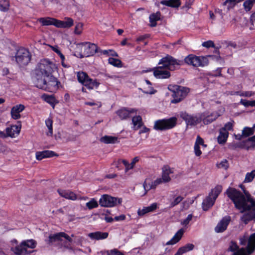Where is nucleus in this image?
<instances>
[{
    "mask_svg": "<svg viewBox=\"0 0 255 255\" xmlns=\"http://www.w3.org/2000/svg\"><path fill=\"white\" fill-rule=\"evenodd\" d=\"M126 219L125 215L122 214L118 216H116L114 220L116 221H123Z\"/></svg>",
    "mask_w": 255,
    "mask_h": 255,
    "instance_id": "obj_58",
    "label": "nucleus"
},
{
    "mask_svg": "<svg viewBox=\"0 0 255 255\" xmlns=\"http://www.w3.org/2000/svg\"><path fill=\"white\" fill-rule=\"evenodd\" d=\"M58 192L60 196L67 199L75 200L77 199L76 195L70 190L59 189L58 190Z\"/></svg>",
    "mask_w": 255,
    "mask_h": 255,
    "instance_id": "obj_27",
    "label": "nucleus"
},
{
    "mask_svg": "<svg viewBox=\"0 0 255 255\" xmlns=\"http://www.w3.org/2000/svg\"><path fill=\"white\" fill-rule=\"evenodd\" d=\"M250 22L252 26L250 27L251 29H254L255 28V12L253 13L250 17Z\"/></svg>",
    "mask_w": 255,
    "mask_h": 255,
    "instance_id": "obj_57",
    "label": "nucleus"
},
{
    "mask_svg": "<svg viewBox=\"0 0 255 255\" xmlns=\"http://www.w3.org/2000/svg\"><path fill=\"white\" fill-rule=\"evenodd\" d=\"M83 24L81 22H79L76 24L74 32L77 34H80L81 33L83 29Z\"/></svg>",
    "mask_w": 255,
    "mask_h": 255,
    "instance_id": "obj_52",
    "label": "nucleus"
},
{
    "mask_svg": "<svg viewBox=\"0 0 255 255\" xmlns=\"http://www.w3.org/2000/svg\"><path fill=\"white\" fill-rule=\"evenodd\" d=\"M162 183L161 178H157L153 181H150L149 179H146L143 184V186L145 191L144 195L146 194L147 191L149 190L152 189H155L157 185L160 184Z\"/></svg>",
    "mask_w": 255,
    "mask_h": 255,
    "instance_id": "obj_20",
    "label": "nucleus"
},
{
    "mask_svg": "<svg viewBox=\"0 0 255 255\" xmlns=\"http://www.w3.org/2000/svg\"><path fill=\"white\" fill-rule=\"evenodd\" d=\"M16 131V126L13 125L10 127H7L5 129L6 132L0 131V137L5 138L6 137H14V134Z\"/></svg>",
    "mask_w": 255,
    "mask_h": 255,
    "instance_id": "obj_28",
    "label": "nucleus"
},
{
    "mask_svg": "<svg viewBox=\"0 0 255 255\" xmlns=\"http://www.w3.org/2000/svg\"><path fill=\"white\" fill-rule=\"evenodd\" d=\"M173 173L172 169L167 165L163 166L162 168V182H168L171 178L169 174Z\"/></svg>",
    "mask_w": 255,
    "mask_h": 255,
    "instance_id": "obj_26",
    "label": "nucleus"
},
{
    "mask_svg": "<svg viewBox=\"0 0 255 255\" xmlns=\"http://www.w3.org/2000/svg\"><path fill=\"white\" fill-rule=\"evenodd\" d=\"M16 241H11L12 247L10 249L6 248L5 244L3 242H0V255H16V247H14V244Z\"/></svg>",
    "mask_w": 255,
    "mask_h": 255,
    "instance_id": "obj_21",
    "label": "nucleus"
},
{
    "mask_svg": "<svg viewBox=\"0 0 255 255\" xmlns=\"http://www.w3.org/2000/svg\"><path fill=\"white\" fill-rule=\"evenodd\" d=\"M158 64L162 66L153 69L154 77L157 79H168L171 76L169 71H173L178 68L181 64V61L168 55L161 58Z\"/></svg>",
    "mask_w": 255,
    "mask_h": 255,
    "instance_id": "obj_2",
    "label": "nucleus"
},
{
    "mask_svg": "<svg viewBox=\"0 0 255 255\" xmlns=\"http://www.w3.org/2000/svg\"><path fill=\"white\" fill-rule=\"evenodd\" d=\"M240 104L244 106L245 107H254V100L249 101L247 100L241 99L240 101Z\"/></svg>",
    "mask_w": 255,
    "mask_h": 255,
    "instance_id": "obj_49",
    "label": "nucleus"
},
{
    "mask_svg": "<svg viewBox=\"0 0 255 255\" xmlns=\"http://www.w3.org/2000/svg\"><path fill=\"white\" fill-rule=\"evenodd\" d=\"M30 59L31 55L27 49L20 47L17 50V64L20 66L26 65Z\"/></svg>",
    "mask_w": 255,
    "mask_h": 255,
    "instance_id": "obj_15",
    "label": "nucleus"
},
{
    "mask_svg": "<svg viewBox=\"0 0 255 255\" xmlns=\"http://www.w3.org/2000/svg\"><path fill=\"white\" fill-rule=\"evenodd\" d=\"M200 145H202L204 147H206L207 146L204 144L203 139L198 135L196 138V140L194 146V151L195 154L197 156H199L202 154V151L200 150Z\"/></svg>",
    "mask_w": 255,
    "mask_h": 255,
    "instance_id": "obj_25",
    "label": "nucleus"
},
{
    "mask_svg": "<svg viewBox=\"0 0 255 255\" xmlns=\"http://www.w3.org/2000/svg\"><path fill=\"white\" fill-rule=\"evenodd\" d=\"M255 142V136L249 138L247 140V142H252V145L254 146L255 145L254 142Z\"/></svg>",
    "mask_w": 255,
    "mask_h": 255,
    "instance_id": "obj_64",
    "label": "nucleus"
},
{
    "mask_svg": "<svg viewBox=\"0 0 255 255\" xmlns=\"http://www.w3.org/2000/svg\"><path fill=\"white\" fill-rule=\"evenodd\" d=\"M240 244L242 246H247L246 248L239 249L237 244L233 241L231 242L229 250L234 252V255H250L255 250V233L248 236L247 234L241 237Z\"/></svg>",
    "mask_w": 255,
    "mask_h": 255,
    "instance_id": "obj_3",
    "label": "nucleus"
},
{
    "mask_svg": "<svg viewBox=\"0 0 255 255\" xmlns=\"http://www.w3.org/2000/svg\"><path fill=\"white\" fill-rule=\"evenodd\" d=\"M168 89L172 92V103H178L184 99L190 91L189 88L176 85H169Z\"/></svg>",
    "mask_w": 255,
    "mask_h": 255,
    "instance_id": "obj_7",
    "label": "nucleus"
},
{
    "mask_svg": "<svg viewBox=\"0 0 255 255\" xmlns=\"http://www.w3.org/2000/svg\"><path fill=\"white\" fill-rule=\"evenodd\" d=\"M101 54L103 55H106L107 56H112L113 57H118V53L113 50L109 49V50H101L100 52Z\"/></svg>",
    "mask_w": 255,
    "mask_h": 255,
    "instance_id": "obj_46",
    "label": "nucleus"
},
{
    "mask_svg": "<svg viewBox=\"0 0 255 255\" xmlns=\"http://www.w3.org/2000/svg\"><path fill=\"white\" fill-rule=\"evenodd\" d=\"M231 220L230 216H226L224 217L215 228V231L216 233H222L225 231L227 229Z\"/></svg>",
    "mask_w": 255,
    "mask_h": 255,
    "instance_id": "obj_19",
    "label": "nucleus"
},
{
    "mask_svg": "<svg viewBox=\"0 0 255 255\" xmlns=\"http://www.w3.org/2000/svg\"><path fill=\"white\" fill-rule=\"evenodd\" d=\"M160 3L173 8H178L181 5L180 0H162Z\"/></svg>",
    "mask_w": 255,
    "mask_h": 255,
    "instance_id": "obj_32",
    "label": "nucleus"
},
{
    "mask_svg": "<svg viewBox=\"0 0 255 255\" xmlns=\"http://www.w3.org/2000/svg\"><path fill=\"white\" fill-rule=\"evenodd\" d=\"M139 160V157L138 156L135 157L131 161L130 165L131 166H132V168H133L135 164Z\"/></svg>",
    "mask_w": 255,
    "mask_h": 255,
    "instance_id": "obj_60",
    "label": "nucleus"
},
{
    "mask_svg": "<svg viewBox=\"0 0 255 255\" xmlns=\"http://www.w3.org/2000/svg\"><path fill=\"white\" fill-rule=\"evenodd\" d=\"M9 6V2L8 0H1L0 1V10L5 11L7 10Z\"/></svg>",
    "mask_w": 255,
    "mask_h": 255,
    "instance_id": "obj_44",
    "label": "nucleus"
},
{
    "mask_svg": "<svg viewBox=\"0 0 255 255\" xmlns=\"http://www.w3.org/2000/svg\"><path fill=\"white\" fill-rule=\"evenodd\" d=\"M101 253L102 255L106 254L107 255H124L122 252H121L116 249H114L111 250L101 251Z\"/></svg>",
    "mask_w": 255,
    "mask_h": 255,
    "instance_id": "obj_42",
    "label": "nucleus"
},
{
    "mask_svg": "<svg viewBox=\"0 0 255 255\" xmlns=\"http://www.w3.org/2000/svg\"><path fill=\"white\" fill-rule=\"evenodd\" d=\"M229 136V132L226 131L225 129H220L219 134L217 137L218 143L220 144H224Z\"/></svg>",
    "mask_w": 255,
    "mask_h": 255,
    "instance_id": "obj_30",
    "label": "nucleus"
},
{
    "mask_svg": "<svg viewBox=\"0 0 255 255\" xmlns=\"http://www.w3.org/2000/svg\"><path fill=\"white\" fill-rule=\"evenodd\" d=\"M108 235L109 234L107 232L97 231L93 233H90L88 234L87 236L92 240H101L107 239L108 237Z\"/></svg>",
    "mask_w": 255,
    "mask_h": 255,
    "instance_id": "obj_23",
    "label": "nucleus"
},
{
    "mask_svg": "<svg viewBox=\"0 0 255 255\" xmlns=\"http://www.w3.org/2000/svg\"><path fill=\"white\" fill-rule=\"evenodd\" d=\"M108 62L110 64L113 65L114 67L120 68L123 66L121 60L119 59L110 57L108 59Z\"/></svg>",
    "mask_w": 255,
    "mask_h": 255,
    "instance_id": "obj_40",
    "label": "nucleus"
},
{
    "mask_svg": "<svg viewBox=\"0 0 255 255\" xmlns=\"http://www.w3.org/2000/svg\"><path fill=\"white\" fill-rule=\"evenodd\" d=\"M42 81L43 83V86H42L41 87H37L39 89H43L50 92H55L59 88L58 85L60 83L51 74L49 77L42 80Z\"/></svg>",
    "mask_w": 255,
    "mask_h": 255,
    "instance_id": "obj_12",
    "label": "nucleus"
},
{
    "mask_svg": "<svg viewBox=\"0 0 255 255\" xmlns=\"http://www.w3.org/2000/svg\"><path fill=\"white\" fill-rule=\"evenodd\" d=\"M222 190V187L221 185L216 186L213 189L211 190V192L209 194V195L212 197H213L215 200L221 193Z\"/></svg>",
    "mask_w": 255,
    "mask_h": 255,
    "instance_id": "obj_38",
    "label": "nucleus"
},
{
    "mask_svg": "<svg viewBox=\"0 0 255 255\" xmlns=\"http://www.w3.org/2000/svg\"><path fill=\"white\" fill-rule=\"evenodd\" d=\"M179 248L182 250L184 254H185L189 251H192L194 248V245L192 244H187Z\"/></svg>",
    "mask_w": 255,
    "mask_h": 255,
    "instance_id": "obj_47",
    "label": "nucleus"
},
{
    "mask_svg": "<svg viewBox=\"0 0 255 255\" xmlns=\"http://www.w3.org/2000/svg\"><path fill=\"white\" fill-rule=\"evenodd\" d=\"M132 123L133 125V128L134 130H137L141 128L142 125V121L141 116H134L132 119Z\"/></svg>",
    "mask_w": 255,
    "mask_h": 255,
    "instance_id": "obj_34",
    "label": "nucleus"
},
{
    "mask_svg": "<svg viewBox=\"0 0 255 255\" xmlns=\"http://www.w3.org/2000/svg\"><path fill=\"white\" fill-rule=\"evenodd\" d=\"M78 81L89 89L97 88L100 83L96 79L90 78L88 75L84 72H79L77 74Z\"/></svg>",
    "mask_w": 255,
    "mask_h": 255,
    "instance_id": "obj_10",
    "label": "nucleus"
},
{
    "mask_svg": "<svg viewBox=\"0 0 255 255\" xmlns=\"http://www.w3.org/2000/svg\"><path fill=\"white\" fill-rule=\"evenodd\" d=\"M215 199L209 195L202 202V208L204 211H207L214 204Z\"/></svg>",
    "mask_w": 255,
    "mask_h": 255,
    "instance_id": "obj_31",
    "label": "nucleus"
},
{
    "mask_svg": "<svg viewBox=\"0 0 255 255\" xmlns=\"http://www.w3.org/2000/svg\"><path fill=\"white\" fill-rule=\"evenodd\" d=\"M183 200V198L180 196H179L178 197H177L173 202H171V207H174L175 206H176V205L178 204L180 202H181Z\"/></svg>",
    "mask_w": 255,
    "mask_h": 255,
    "instance_id": "obj_55",
    "label": "nucleus"
},
{
    "mask_svg": "<svg viewBox=\"0 0 255 255\" xmlns=\"http://www.w3.org/2000/svg\"><path fill=\"white\" fill-rule=\"evenodd\" d=\"M255 4V0H246L243 3V7L246 12H249Z\"/></svg>",
    "mask_w": 255,
    "mask_h": 255,
    "instance_id": "obj_36",
    "label": "nucleus"
},
{
    "mask_svg": "<svg viewBox=\"0 0 255 255\" xmlns=\"http://www.w3.org/2000/svg\"><path fill=\"white\" fill-rule=\"evenodd\" d=\"M123 163L126 167V172H127L129 169H132V166H131L130 163L126 160L120 159L118 160V163Z\"/></svg>",
    "mask_w": 255,
    "mask_h": 255,
    "instance_id": "obj_51",
    "label": "nucleus"
},
{
    "mask_svg": "<svg viewBox=\"0 0 255 255\" xmlns=\"http://www.w3.org/2000/svg\"><path fill=\"white\" fill-rule=\"evenodd\" d=\"M55 155L54 151L51 150H43L42 151L36 152V158L38 160H41L43 158L51 157Z\"/></svg>",
    "mask_w": 255,
    "mask_h": 255,
    "instance_id": "obj_29",
    "label": "nucleus"
},
{
    "mask_svg": "<svg viewBox=\"0 0 255 255\" xmlns=\"http://www.w3.org/2000/svg\"><path fill=\"white\" fill-rule=\"evenodd\" d=\"M52 63L47 59H42L37 64L32 76V80L36 87L43 86L42 80L49 77L52 72Z\"/></svg>",
    "mask_w": 255,
    "mask_h": 255,
    "instance_id": "obj_4",
    "label": "nucleus"
},
{
    "mask_svg": "<svg viewBox=\"0 0 255 255\" xmlns=\"http://www.w3.org/2000/svg\"><path fill=\"white\" fill-rule=\"evenodd\" d=\"M202 45L206 48L214 47L215 45L213 41L208 40L202 43Z\"/></svg>",
    "mask_w": 255,
    "mask_h": 255,
    "instance_id": "obj_56",
    "label": "nucleus"
},
{
    "mask_svg": "<svg viewBox=\"0 0 255 255\" xmlns=\"http://www.w3.org/2000/svg\"><path fill=\"white\" fill-rule=\"evenodd\" d=\"M100 141L106 144L116 143L120 142L117 137L110 135H105L102 137Z\"/></svg>",
    "mask_w": 255,
    "mask_h": 255,
    "instance_id": "obj_33",
    "label": "nucleus"
},
{
    "mask_svg": "<svg viewBox=\"0 0 255 255\" xmlns=\"http://www.w3.org/2000/svg\"><path fill=\"white\" fill-rule=\"evenodd\" d=\"M185 62L188 65L194 67H204L208 64V60L207 57L203 56H197L190 54L186 57Z\"/></svg>",
    "mask_w": 255,
    "mask_h": 255,
    "instance_id": "obj_13",
    "label": "nucleus"
},
{
    "mask_svg": "<svg viewBox=\"0 0 255 255\" xmlns=\"http://www.w3.org/2000/svg\"><path fill=\"white\" fill-rule=\"evenodd\" d=\"M217 165L219 168H223L226 170L229 167L228 161L226 159H223L220 163H218Z\"/></svg>",
    "mask_w": 255,
    "mask_h": 255,
    "instance_id": "obj_50",
    "label": "nucleus"
},
{
    "mask_svg": "<svg viewBox=\"0 0 255 255\" xmlns=\"http://www.w3.org/2000/svg\"><path fill=\"white\" fill-rule=\"evenodd\" d=\"M254 133V129L253 128L245 127L242 131V135L247 137L252 135Z\"/></svg>",
    "mask_w": 255,
    "mask_h": 255,
    "instance_id": "obj_48",
    "label": "nucleus"
},
{
    "mask_svg": "<svg viewBox=\"0 0 255 255\" xmlns=\"http://www.w3.org/2000/svg\"><path fill=\"white\" fill-rule=\"evenodd\" d=\"M160 18V13L158 11L155 13H152L149 16V21L150 25L154 27L156 25V21Z\"/></svg>",
    "mask_w": 255,
    "mask_h": 255,
    "instance_id": "obj_35",
    "label": "nucleus"
},
{
    "mask_svg": "<svg viewBox=\"0 0 255 255\" xmlns=\"http://www.w3.org/2000/svg\"><path fill=\"white\" fill-rule=\"evenodd\" d=\"M86 207L90 210L98 207V203L95 198H92L86 203Z\"/></svg>",
    "mask_w": 255,
    "mask_h": 255,
    "instance_id": "obj_45",
    "label": "nucleus"
},
{
    "mask_svg": "<svg viewBox=\"0 0 255 255\" xmlns=\"http://www.w3.org/2000/svg\"><path fill=\"white\" fill-rule=\"evenodd\" d=\"M177 122V119L175 117L168 119H164L156 121L154 125V129L157 130H166L174 128Z\"/></svg>",
    "mask_w": 255,
    "mask_h": 255,
    "instance_id": "obj_8",
    "label": "nucleus"
},
{
    "mask_svg": "<svg viewBox=\"0 0 255 255\" xmlns=\"http://www.w3.org/2000/svg\"><path fill=\"white\" fill-rule=\"evenodd\" d=\"M179 115L180 118L185 122L187 127L196 126L203 121L201 114L189 115L185 112H181Z\"/></svg>",
    "mask_w": 255,
    "mask_h": 255,
    "instance_id": "obj_9",
    "label": "nucleus"
},
{
    "mask_svg": "<svg viewBox=\"0 0 255 255\" xmlns=\"http://www.w3.org/2000/svg\"><path fill=\"white\" fill-rule=\"evenodd\" d=\"M42 98L45 102L49 103L50 105L53 107L54 106L56 103V100L53 96L43 94Z\"/></svg>",
    "mask_w": 255,
    "mask_h": 255,
    "instance_id": "obj_39",
    "label": "nucleus"
},
{
    "mask_svg": "<svg viewBox=\"0 0 255 255\" xmlns=\"http://www.w3.org/2000/svg\"><path fill=\"white\" fill-rule=\"evenodd\" d=\"M45 125L48 128V131L46 132L48 136H52L53 134V121L51 119L48 118L45 120Z\"/></svg>",
    "mask_w": 255,
    "mask_h": 255,
    "instance_id": "obj_41",
    "label": "nucleus"
},
{
    "mask_svg": "<svg viewBox=\"0 0 255 255\" xmlns=\"http://www.w3.org/2000/svg\"><path fill=\"white\" fill-rule=\"evenodd\" d=\"M221 68H218L215 71V72L214 73H213V75L214 76H221Z\"/></svg>",
    "mask_w": 255,
    "mask_h": 255,
    "instance_id": "obj_59",
    "label": "nucleus"
},
{
    "mask_svg": "<svg viewBox=\"0 0 255 255\" xmlns=\"http://www.w3.org/2000/svg\"><path fill=\"white\" fill-rule=\"evenodd\" d=\"M77 47L81 49V57L92 56L97 52L98 49L96 44L89 42L79 43Z\"/></svg>",
    "mask_w": 255,
    "mask_h": 255,
    "instance_id": "obj_11",
    "label": "nucleus"
},
{
    "mask_svg": "<svg viewBox=\"0 0 255 255\" xmlns=\"http://www.w3.org/2000/svg\"><path fill=\"white\" fill-rule=\"evenodd\" d=\"M138 110L135 108H123L117 111V115L121 120H125L129 118L130 114H137Z\"/></svg>",
    "mask_w": 255,
    "mask_h": 255,
    "instance_id": "obj_18",
    "label": "nucleus"
},
{
    "mask_svg": "<svg viewBox=\"0 0 255 255\" xmlns=\"http://www.w3.org/2000/svg\"><path fill=\"white\" fill-rule=\"evenodd\" d=\"M51 49L56 52L57 54L60 53V51L59 49V47L57 46H50Z\"/></svg>",
    "mask_w": 255,
    "mask_h": 255,
    "instance_id": "obj_61",
    "label": "nucleus"
},
{
    "mask_svg": "<svg viewBox=\"0 0 255 255\" xmlns=\"http://www.w3.org/2000/svg\"><path fill=\"white\" fill-rule=\"evenodd\" d=\"M159 204L157 203H153L149 206L143 207L142 209H138L137 212V215L139 217L143 216L144 215L151 213L155 211L159 208Z\"/></svg>",
    "mask_w": 255,
    "mask_h": 255,
    "instance_id": "obj_22",
    "label": "nucleus"
},
{
    "mask_svg": "<svg viewBox=\"0 0 255 255\" xmlns=\"http://www.w3.org/2000/svg\"><path fill=\"white\" fill-rule=\"evenodd\" d=\"M224 112V110L221 109L218 111L213 112L211 113L209 112H205L201 113L204 124L208 125L210 124L217 119L219 116H221Z\"/></svg>",
    "mask_w": 255,
    "mask_h": 255,
    "instance_id": "obj_17",
    "label": "nucleus"
},
{
    "mask_svg": "<svg viewBox=\"0 0 255 255\" xmlns=\"http://www.w3.org/2000/svg\"><path fill=\"white\" fill-rule=\"evenodd\" d=\"M122 199L110 195L105 194L101 196L99 200V204L102 207H113L118 204H121Z\"/></svg>",
    "mask_w": 255,
    "mask_h": 255,
    "instance_id": "obj_16",
    "label": "nucleus"
},
{
    "mask_svg": "<svg viewBox=\"0 0 255 255\" xmlns=\"http://www.w3.org/2000/svg\"><path fill=\"white\" fill-rule=\"evenodd\" d=\"M226 193L241 212L248 211L241 218L243 222L247 224L251 221H255V199L251 197L246 198L241 191L233 188H229Z\"/></svg>",
    "mask_w": 255,
    "mask_h": 255,
    "instance_id": "obj_1",
    "label": "nucleus"
},
{
    "mask_svg": "<svg viewBox=\"0 0 255 255\" xmlns=\"http://www.w3.org/2000/svg\"><path fill=\"white\" fill-rule=\"evenodd\" d=\"M49 243L57 246L62 251L71 250L72 239L63 232L50 235L48 239Z\"/></svg>",
    "mask_w": 255,
    "mask_h": 255,
    "instance_id": "obj_5",
    "label": "nucleus"
},
{
    "mask_svg": "<svg viewBox=\"0 0 255 255\" xmlns=\"http://www.w3.org/2000/svg\"><path fill=\"white\" fill-rule=\"evenodd\" d=\"M42 26L54 25L57 28H67L71 27L74 24L73 20L70 17H65V20H60L50 17H41L38 19Z\"/></svg>",
    "mask_w": 255,
    "mask_h": 255,
    "instance_id": "obj_6",
    "label": "nucleus"
},
{
    "mask_svg": "<svg viewBox=\"0 0 255 255\" xmlns=\"http://www.w3.org/2000/svg\"><path fill=\"white\" fill-rule=\"evenodd\" d=\"M149 131V129L145 127H142V128L140 130L139 133L141 134L143 133H146Z\"/></svg>",
    "mask_w": 255,
    "mask_h": 255,
    "instance_id": "obj_62",
    "label": "nucleus"
},
{
    "mask_svg": "<svg viewBox=\"0 0 255 255\" xmlns=\"http://www.w3.org/2000/svg\"><path fill=\"white\" fill-rule=\"evenodd\" d=\"M233 121L229 122L226 123L223 128H222L221 129H225L226 131H229L232 130L233 127Z\"/></svg>",
    "mask_w": 255,
    "mask_h": 255,
    "instance_id": "obj_53",
    "label": "nucleus"
},
{
    "mask_svg": "<svg viewBox=\"0 0 255 255\" xmlns=\"http://www.w3.org/2000/svg\"><path fill=\"white\" fill-rule=\"evenodd\" d=\"M184 233V230L183 229H180L174 235L172 239L167 242H166L165 244H164L163 246L175 245L181 240L183 235Z\"/></svg>",
    "mask_w": 255,
    "mask_h": 255,
    "instance_id": "obj_24",
    "label": "nucleus"
},
{
    "mask_svg": "<svg viewBox=\"0 0 255 255\" xmlns=\"http://www.w3.org/2000/svg\"><path fill=\"white\" fill-rule=\"evenodd\" d=\"M255 177V169L250 172H248L245 176L244 182L245 183L251 182Z\"/></svg>",
    "mask_w": 255,
    "mask_h": 255,
    "instance_id": "obj_43",
    "label": "nucleus"
},
{
    "mask_svg": "<svg viewBox=\"0 0 255 255\" xmlns=\"http://www.w3.org/2000/svg\"><path fill=\"white\" fill-rule=\"evenodd\" d=\"M145 82L146 84L147 87H144L143 92L146 94H153L156 92V90H155L151 86V83L148 80H145Z\"/></svg>",
    "mask_w": 255,
    "mask_h": 255,
    "instance_id": "obj_37",
    "label": "nucleus"
},
{
    "mask_svg": "<svg viewBox=\"0 0 255 255\" xmlns=\"http://www.w3.org/2000/svg\"><path fill=\"white\" fill-rule=\"evenodd\" d=\"M24 109V106L23 105L20 104L19 105H17V113H20L23 111Z\"/></svg>",
    "mask_w": 255,
    "mask_h": 255,
    "instance_id": "obj_63",
    "label": "nucleus"
},
{
    "mask_svg": "<svg viewBox=\"0 0 255 255\" xmlns=\"http://www.w3.org/2000/svg\"><path fill=\"white\" fill-rule=\"evenodd\" d=\"M192 217V214H189L185 219L181 221V224L184 226H187L191 221Z\"/></svg>",
    "mask_w": 255,
    "mask_h": 255,
    "instance_id": "obj_54",
    "label": "nucleus"
},
{
    "mask_svg": "<svg viewBox=\"0 0 255 255\" xmlns=\"http://www.w3.org/2000/svg\"><path fill=\"white\" fill-rule=\"evenodd\" d=\"M36 246V242L33 240L23 241L20 245L17 247V255H23L33 252L32 249Z\"/></svg>",
    "mask_w": 255,
    "mask_h": 255,
    "instance_id": "obj_14",
    "label": "nucleus"
}]
</instances>
